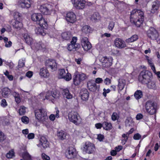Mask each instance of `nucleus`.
<instances>
[{
    "label": "nucleus",
    "instance_id": "obj_1",
    "mask_svg": "<svg viewBox=\"0 0 160 160\" xmlns=\"http://www.w3.org/2000/svg\"><path fill=\"white\" fill-rule=\"evenodd\" d=\"M144 14L143 12L140 10H133L130 13V22L137 27H140L144 21Z\"/></svg>",
    "mask_w": 160,
    "mask_h": 160
},
{
    "label": "nucleus",
    "instance_id": "obj_2",
    "mask_svg": "<svg viewBox=\"0 0 160 160\" xmlns=\"http://www.w3.org/2000/svg\"><path fill=\"white\" fill-rule=\"evenodd\" d=\"M152 77V73L148 70H143L139 74L138 80L142 83L144 84H148V87L150 89H153L155 87V84L152 86H149L150 82Z\"/></svg>",
    "mask_w": 160,
    "mask_h": 160
},
{
    "label": "nucleus",
    "instance_id": "obj_3",
    "mask_svg": "<svg viewBox=\"0 0 160 160\" xmlns=\"http://www.w3.org/2000/svg\"><path fill=\"white\" fill-rule=\"evenodd\" d=\"M34 113L35 118L38 122H46L47 120H48L47 112L44 108H41L35 110Z\"/></svg>",
    "mask_w": 160,
    "mask_h": 160
},
{
    "label": "nucleus",
    "instance_id": "obj_4",
    "mask_svg": "<svg viewBox=\"0 0 160 160\" xmlns=\"http://www.w3.org/2000/svg\"><path fill=\"white\" fill-rule=\"evenodd\" d=\"M145 108L146 112L150 115L156 114L157 111V103L151 100H148L146 102Z\"/></svg>",
    "mask_w": 160,
    "mask_h": 160
},
{
    "label": "nucleus",
    "instance_id": "obj_5",
    "mask_svg": "<svg viewBox=\"0 0 160 160\" xmlns=\"http://www.w3.org/2000/svg\"><path fill=\"white\" fill-rule=\"evenodd\" d=\"M86 75L83 73H79L76 72L73 76V82L75 86L79 85L80 83L86 78Z\"/></svg>",
    "mask_w": 160,
    "mask_h": 160
},
{
    "label": "nucleus",
    "instance_id": "obj_6",
    "mask_svg": "<svg viewBox=\"0 0 160 160\" xmlns=\"http://www.w3.org/2000/svg\"><path fill=\"white\" fill-rule=\"evenodd\" d=\"M77 40V37H73L72 38L70 43L68 44L67 49L68 51H75L79 49L81 47V45L79 44L76 43Z\"/></svg>",
    "mask_w": 160,
    "mask_h": 160
},
{
    "label": "nucleus",
    "instance_id": "obj_7",
    "mask_svg": "<svg viewBox=\"0 0 160 160\" xmlns=\"http://www.w3.org/2000/svg\"><path fill=\"white\" fill-rule=\"evenodd\" d=\"M40 27L36 28L35 29L36 33L38 35H40L43 36L46 34V30L48 29V22L43 23L42 24H38Z\"/></svg>",
    "mask_w": 160,
    "mask_h": 160
},
{
    "label": "nucleus",
    "instance_id": "obj_8",
    "mask_svg": "<svg viewBox=\"0 0 160 160\" xmlns=\"http://www.w3.org/2000/svg\"><path fill=\"white\" fill-rule=\"evenodd\" d=\"M32 20L38 24H42L43 23L48 22L47 20L43 18L42 16L40 13H34L31 15Z\"/></svg>",
    "mask_w": 160,
    "mask_h": 160
},
{
    "label": "nucleus",
    "instance_id": "obj_9",
    "mask_svg": "<svg viewBox=\"0 0 160 160\" xmlns=\"http://www.w3.org/2000/svg\"><path fill=\"white\" fill-rule=\"evenodd\" d=\"M53 9V7L49 4H45L41 5L39 10L40 12L43 14L48 15L51 14Z\"/></svg>",
    "mask_w": 160,
    "mask_h": 160
},
{
    "label": "nucleus",
    "instance_id": "obj_10",
    "mask_svg": "<svg viewBox=\"0 0 160 160\" xmlns=\"http://www.w3.org/2000/svg\"><path fill=\"white\" fill-rule=\"evenodd\" d=\"M68 117L70 121L76 125L80 123V117L78 113L76 112H71L68 115Z\"/></svg>",
    "mask_w": 160,
    "mask_h": 160
},
{
    "label": "nucleus",
    "instance_id": "obj_11",
    "mask_svg": "<svg viewBox=\"0 0 160 160\" xmlns=\"http://www.w3.org/2000/svg\"><path fill=\"white\" fill-rule=\"evenodd\" d=\"M113 58L112 57L109 56L108 57L107 56L103 57L100 60V62H102V66L105 68L110 67L112 65Z\"/></svg>",
    "mask_w": 160,
    "mask_h": 160
},
{
    "label": "nucleus",
    "instance_id": "obj_12",
    "mask_svg": "<svg viewBox=\"0 0 160 160\" xmlns=\"http://www.w3.org/2000/svg\"><path fill=\"white\" fill-rule=\"evenodd\" d=\"M67 72L64 69H60L59 70L58 77L60 78H63L67 81H70L72 78L71 75L67 70Z\"/></svg>",
    "mask_w": 160,
    "mask_h": 160
},
{
    "label": "nucleus",
    "instance_id": "obj_13",
    "mask_svg": "<svg viewBox=\"0 0 160 160\" xmlns=\"http://www.w3.org/2000/svg\"><path fill=\"white\" fill-rule=\"evenodd\" d=\"M148 38L152 40H156L159 36L157 31L153 28H151L147 32Z\"/></svg>",
    "mask_w": 160,
    "mask_h": 160
},
{
    "label": "nucleus",
    "instance_id": "obj_14",
    "mask_svg": "<svg viewBox=\"0 0 160 160\" xmlns=\"http://www.w3.org/2000/svg\"><path fill=\"white\" fill-rule=\"evenodd\" d=\"M66 157L68 159H72L75 157L77 155L76 148L72 147H69L65 153Z\"/></svg>",
    "mask_w": 160,
    "mask_h": 160
},
{
    "label": "nucleus",
    "instance_id": "obj_15",
    "mask_svg": "<svg viewBox=\"0 0 160 160\" xmlns=\"http://www.w3.org/2000/svg\"><path fill=\"white\" fill-rule=\"evenodd\" d=\"M45 64L47 68H50L52 72L56 71L57 69V64L54 59L47 60Z\"/></svg>",
    "mask_w": 160,
    "mask_h": 160
},
{
    "label": "nucleus",
    "instance_id": "obj_16",
    "mask_svg": "<svg viewBox=\"0 0 160 160\" xmlns=\"http://www.w3.org/2000/svg\"><path fill=\"white\" fill-rule=\"evenodd\" d=\"M95 149L94 145L89 142H87L85 143L83 148V150L88 154L93 153Z\"/></svg>",
    "mask_w": 160,
    "mask_h": 160
},
{
    "label": "nucleus",
    "instance_id": "obj_17",
    "mask_svg": "<svg viewBox=\"0 0 160 160\" xmlns=\"http://www.w3.org/2000/svg\"><path fill=\"white\" fill-rule=\"evenodd\" d=\"M81 44L84 50L86 51L90 50L92 47L91 43L87 37L82 38L81 40Z\"/></svg>",
    "mask_w": 160,
    "mask_h": 160
},
{
    "label": "nucleus",
    "instance_id": "obj_18",
    "mask_svg": "<svg viewBox=\"0 0 160 160\" xmlns=\"http://www.w3.org/2000/svg\"><path fill=\"white\" fill-rule=\"evenodd\" d=\"M86 1L85 0H74L73 5L78 9H82L86 6Z\"/></svg>",
    "mask_w": 160,
    "mask_h": 160
},
{
    "label": "nucleus",
    "instance_id": "obj_19",
    "mask_svg": "<svg viewBox=\"0 0 160 160\" xmlns=\"http://www.w3.org/2000/svg\"><path fill=\"white\" fill-rule=\"evenodd\" d=\"M87 87L91 91L95 92L98 90L99 86L98 87L97 84L94 80H91L88 81L87 83Z\"/></svg>",
    "mask_w": 160,
    "mask_h": 160
},
{
    "label": "nucleus",
    "instance_id": "obj_20",
    "mask_svg": "<svg viewBox=\"0 0 160 160\" xmlns=\"http://www.w3.org/2000/svg\"><path fill=\"white\" fill-rule=\"evenodd\" d=\"M66 19L68 22L73 23L76 21V16L73 12H69L67 13Z\"/></svg>",
    "mask_w": 160,
    "mask_h": 160
},
{
    "label": "nucleus",
    "instance_id": "obj_21",
    "mask_svg": "<svg viewBox=\"0 0 160 160\" xmlns=\"http://www.w3.org/2000/svg\"><path fill=\"white\" fill-rule=\"evenodd\" d=\"M160 7V1L156 0L152 2L151 12L152 13H154L157 12Z\"/></svg>",
    "mask_w": 160,
    "mask_h": 160
},
{
    "label": "nucleus",
    "instance_id": "obj_22",
    "mask_svg": "<svg viewBox=\"0 0 160 160\" xmlns=\"http://www.w3.org/2000/svg\"><path fill=\"white\" fill-rule=\"evenodd\" d=\"M80 95L83 101L87 100L89 97V92L86 88H82L80 92Z\"/></svg>",
    "mask_w": 160,
    "mask_h": 160
},
{
    "label": "nucleus",
    "instance_id": "obj_23",
    "mask_svg": "<svg viewBox=\"0 0 160 160\" xmlns=\"http://www.w3.org/2000/svg\"><path fill=\"white\" fill-rule=\"evenodd\" d=\"M39 75L42 78H47L50 76L49 72L46 67H43L40 68Z\"/></svg>",
    "mask_w": 160,
    "mask_h": 160
},
{
    "label": "nucleus",
    "instance_id": "obj_24",
    "mask_svg": "<svg viewBox=\"0 0 160 160\" xmlns=\"http://www.w3.org/2000/svg\"><path fill=\"white\" fill-rule=\"evenodd\" d=\"M49 143L44 137H42L40 139L39 146H42L43 148H46L49 146Z\"/></svg>",
    "mask_w": 160,
    "mask_h": 160
},
{
    "label": "nucleus",
    "instance_id": "obj_25",
    "mask_svg": "<svg viewBox=\"0 0 160 160\" xmlns=\"http://www.w3.org/2000/svg\"><path fill=\"white\" fill-rule=\"evenodd\" d=\"M30 0H20L19 5L21 7L24 8H28L31 6Z\"/></svg>",
    "mask_w": 160,
    "mask_h": 160
},
{
    "label": "nucleus",
    "instance_id": "obj_26",
    "mask_svg": "<svg viewBox=\"0 0 160 160\" xmlns=\"http://www.w3.org/2000/svg\"><path fill=\"white\" fill-rule=\"evenodd\" d=\"M114 44L116 47L120 48H124L126 47L125 42L120 38H116L114 41Z\"/></svg>",
    "mask_w": 160,
    "mask_h": 160
},
{
    "label": "nucleus",
    "instance_id": "obj_27",
    "mask_svg": "<svg viewBox=\"0 0 160 160\" xmlns=\"http://www.w3.org/2000/svg\"><path fill=\"white\" fill-rule=\"evenodd\" d=\"M126 85V81L123 79H119L118 81V92L121 91L124 88Z\"/></svg>",
    "mask_w": 160,
    "mask_h": 160
},
{
    "label": "nucleus",
    "instance_id": "obj_28",
    "mask_svg": "<svg viewBox=\"0 0 160 160\" xmlns=\"http://www.w3.org/2000/svg\"><path fill=\"white\" fill-rule=\"evenodd\" d=\"M62 94L63 97L67 99H71L73 97L72 95L70 93L69 89L68 88L63 89Z\"/></svg>",
    "mask_w": 160,
    "mask_h": 160
},
{
    "label": "nucleus",
    "instance_id": "obj_29",
    "mask_svg": "<svg viewBox=\"0 0 160 160\" xmlns=\"http://www.w3.org/2000/svg\"><path fill=\"white\" fill-rule=\"evenodd\" d=\"M72 34L69 32H62L61 34V37L64 40H68L72 37Z\"/></svg>",
    "mask_w": 160,
    "mask_h": 160
},
{
    "label": "nucleus",
    "instance_id": "obj_30",
    "mask_svg": "<svg viewBox=\"0 0 160 160\" xmlns=\"http://www.w3.org/2000/svg\"><path fill=\"white\" fill-rule=\"evenodd\" d=\"M57 135L59 140H63L66 139L67 133L63 130H61L57 133Z\"/></svg>",
    "mask_w": 160,
    "mask_h": 160
},
{
    "label": "nucleus",
    "instance_id": "obj_31",
    "mask_svg": "<svg viewBox=\"0 0 160 160\" xmlns=\"http://www.w3.org/2000/svg\"><path fill=\"white\" fill-rule=\"evenodd\" d=\"M112 125L111 123L106 121L103 122V128L104 130L109 131L112 129Z\"/></svg>",
    "mask_w": 160,
    "mask_h": 160
},
{
    "label": "nucleus",
    "instance_id": "obj_32",
    "mask_svg": "<svg viewBox=\"0 0 160 160\" xmlns=\"http://www.w3.org/2000/svg\"><path fill=\"white\" fill-rule=\"evenodd\" d=\"M22 21L15 20L13 24V27L15 28L20 29L23 27Z\"/></svg>",
    "mask_w": 160,
    "mask_h": 160
},
{
    "label": "nucleus",
    "instance_id": "obj_33",
    "mask_svg": "<svg viewBox=\"0 0 160 160\" xmlns=\"http://www.w3.org/2000/svg\"><path fill=\"white\" fill-rule=\"evenodd\" d=\"M24 37L26 43L28 44L31 45L33 43V40L32 38L30 37L28 34H24Z\"/></svg>",
    "mask_w": 160,
    "mask_h": 160
},
{
    "label": "nucleus",
    "instance_id": "obj_34",
    "mask_svg": "<svg viewBox=\"0 0 160 160\" xmlns=\"http://www.w3.org/2000/svg\"><path fill=\"white\" fill-rule=\"evenodd\" d=\"M13 96L14 97L15 101L17 104H19L21 102V98L20 97L19 94L14 92L12 93Z\"/></svg>",
    "mask_w": 160,
    "mask_h": 160
},
{
    "label": "nucleus",
    "instance_id": "obj_35",
    "mask_svg": "<svg viewBox=\"0 0 160 160\" xmlns=\"http://www.w3.org/2000/svg\"><path fill=\"white\" fill-rule=\"evenodd\" d=\"M11 93V91L8 88L5 87L3 88L2 91V94L4 97H8Z\"/></svg>",
    "mask_w": 160,
    "mask_h": 160
},
{
    "label": "nucleus",
    "instance_id": "obj_36",
    "mask_svg": "<svg viewBox=\"0 0 160 160\" xmlns=\"http://www.w3.org/2000/svg\"><path fill=\"white\" fill-rule=\"evenodd\" d=\"M142 92L140 90H137L134 93V96L137 100L140 99L142 97Z\"/></svg>",
    "mask_w": 160,
    "mask_h": 160
},
{
    "label": "nucleus",
    "instance_id": "obj_37",
    "mask_svg": "<svg viewBox=\"0 0 160 160\" xmlns=\"http://www.w3.org/2000/svg\"><path fill=\"white\" fill-rule=\"evenodd\" d=\"M22 156L24 160H31V156L27 151L22 152Z\"/></svg>",
    "mask_w": 160,
    "mask_h": 160
},
{
    "label": "nucleus",
    "instance_id": "obj_38",
    "mask_svg": "<svg viewBox=\"0 0 160 160\" xmlns=\"http://www.w3.org/2000/svg\"><path fill=\"white\" fill-rule=\"evenodd\" d=\"M138 38V35L135 34L130 38L126 39V42L128 43L136 41Z\"/></svg>",
    "mask_w": 160,
    "mask_h": 160
},
{
    "label": "nucleus",
    "instance_id": "obj_39",
    "mask_svg": "<svg viewBox=\"0 0 160 160\" xmlns=\"http://www.w3.org/2000/svg\"><path fill=\"white\" fill-rule=\"evenodd\" d=\"M13 17L15 20L22 21L21 14L18 12H14Z\"/></svg>",
    "mask_w": 160,
    "mask_h": 160
},
{
    "label": "nucleus",
    "instance_id": "obj_40",
    "mask_svg": "<svg viewBox=\"0 0 160 160\" xmlns=\"http://www.w3.org/2000/svg\"><path fill=\"white\" fill-rule=\"evenodd\" d=\"M82 31L86 34H87L91 32L92 31L90 26L88 25H85L82 28Z\"/></svg>",
    "mask_w": 160,
    "mask_h": 160
},
{
    "label": "nucleus",
    "instance_id": "obj_41",
    "mask_svg": "<svg viewBox=\"0 0 160 160\" xmlns=\"http://www.w3.org/2000/svg\"><path fill=\"white\" fill-rule=\"evenodd\" d=\"M99 17V15L98 13L95 12L90 17V19L92 21H96L98 20V18Z\"/></svg>",
    "mask_w": 160,
    "mask_h": 160
},
{
    "label": "nucleus",
    "instance_id": "obj_42",
    "mask_svg": "<svg viewBox=\"0 0 160 160\" xmlns=\"http://www.w3.org/2000/svg\"><path fill=\"white\" fill-rule=\"evenodd\" d=\"M6 157L8 158H12L15 156V153L13 150H10L6 155Z\"/></svg>",
    "mask_w": 160,
    "mask_h": 160
},
{
    "label": "nucleus",
    "instance_id": "obj_43",
    "mask_svg": "<svg viewBox=\"0 0 160 160\" xmlns=\"http://www.w3.org/2000/svg\"><path fill=\"white\" fill-rule=\"evenodd\" d=\"M119 117V115L116 112H113L111 117L112 120L113 121H115L118 119Z\"/></svg>",
    "mask_w": 160,
    "mask_h": 160
},
{
    "label": "nucleus",
    "instance_id": "obj_44",
    "mask_svg": "<svg viewBox=\"0 0 160 160\" xmlns=\"http://www.w3.org/2000/svg\"><path fill=\"white\" fill-rule=\"evenodd\" d=\"M26 112L25 107L22 106H21L19 110V113L20 115H24Z\"/></svg>",
    "mask_w": 160,
    "mask_h": 160
},
{
    "label": "nucleus",
    "instance_id": "obj_45",
    "mask_svg": "<svg viewBox=\"0 0 160 160\" xmlns=\"http://www.w3.org/2000/svg\"><path fill=\"white\" fill-rule=\"evenodd\" d=\"M52 96L55 98H57L59 97V93L55 90H53L51 92Z\"/></svg>",
    "mask_w": 160,
    "mask_h": 160
},
{
    "label": "nucleus",
    "instance_id": "obj_46",
    "mask_svg": "<svg viewBox=\"0 0 160 160\" xmlns=\"http://www.w3.org/2000/svg\"><path fill=\"white\" fill-rule=\"evenodd\" d=\"M4 74L10 81H12L13 80V76L12 75H9V72L8 71L5 72Z\"/></svg>",
    "mask_w": 160,
    "mask_h": 160
},
{
    "label": "nucleus",
    "instance_id": "obj_47",
    "mask_svg": "<svg viewBox=\"0 0 160 160\" xmlns=\"http://www.w3.org/2000/svg\"><path fill=\"white\" fill-rule=\"evenodd\" d=\"M21 121L25 124H28L29 122V118L27 116H24L22 117Z\"/></svg>",
    "mask_w": 160,
    "mask_h": 160
},
{
    "label": "nucleus",
    "instance_id": "obj_48",
    "mask_svg": "<svg viewBox=\"0 0 160 160\" xmlns=\"http://www.w3.org/2000/svg\"><path fill=\"white\" fill-rule=\"evenodd\" d=\"M6 139V137L4 133L0 131V142H3Z\"/></svg>",
    "mask_w": 160,
    "mask_h": 160
},
{
    "label": "nucleus",
    "instance_id": "obj_49",
    "mask_svg": "<svg viewBox=\"0 0 160 160\" xmlns=\"http://www.w3.org/2000/svg\"><path fill=\"white\" fill-rule=\"evenodd\" d=\"M114 25H115V23L114 22H113V21L110 22L109 23V25L108 26V29L110 30H112L113 29V28L114 27Z\"/></svg>",
    "mask_w": 160,
    "mask_h": 160
},
{
    "label": "nucleus",
    "instance_id": "obj_50",
    "mask_svg": "<svg viewBox=\"0 0 160 160\" xmlns=\"http://www.w3.org/2000/svg\"><path fill=\"white\" fill-rule=\"evenodd\" d=\"M1 105L3 108L6 107L8 105L5 99H2L1 103Z\"/></svg>",
    "mask_w": 160,
    "mask_h": 160
},
{
    "label": "nucleus",
    "instance_id": "obj_51",
    "mask_svg": "<svg viewBox=\"0 0 160 160\" xmlns=\"http://www.w3.org/2000/svg\"><path fill=\"white\" fill-rule=\"evenodd\" d=\"M25 65V63L23 60H19L18 61V66L19 68H22Z\"/></svg>",
    "mask_w": 160,
    "mask_h": 160
},
{
    "label": "nucleus",
    "instance_id": "obj_52",
    "mask_svg": "<svg viewBox=\"0 0 160 160\" xmlns=\"http://www.w3.org/2000/svg\"><path fill=\"white\" fill-rule=\"evenodd\" d=\"M42 158L43 160H50V157L44 153L42 154Z\"/></svg>",
    "mask_w": 160,
    "mask_h": 160
},
{
    "label": "nucleus",
    "instance_id": "obj_53",
    "mask_svg": "<svg viewBox=\"0 0 160 160\" xmlns=\"http://www.w3.org/2000/svg\"><path fill=\"white\" fill-rule=\"evenodd\" d=\"M141 138V135L138 133L135 134L133 137V139L136 140H139Z\"/></svg>",
    "mask_w": 160,
    "mask_h": 160
},
{
    "label": "nucleus",
    "instance_id": "obj_54",
    "mask_svg": "<svg viewBox=\"0 0 160 160\" xmlns=\"http://www.w3.org/2000/svg\"><path fill=\"white\" fill-rule=\"evenodd\" d=\"M103 91V95L104 96L106 97L107 96V94L109 93L110 92V90L109 89H108L106 90L105 88H104Z\"/></svg>",
    "mask_w": 160,
    "mask_h": 160
},
{
    "label": "nucleus",
    "instance_id": "obj_55",
    "mask_svg": "<svg viewBox=\"0 0 160 160\" xmlns=\"http://www.w3.org/2000/svg\"><path fill=\"white\" fill-rule=\"evenodd\" d=\"M104 83L106 85H109L111 83V80L109 78H107L104 80Z\"/></svg>",
    "mask_w": 160,
    "mask_h": 160
},
{
    "label": "nucleus",
    "instance_id": "obj_56",
    "mask_svg": "<svg viewBox=\"0 0 160 160\" xmlns=\"http://www.w3.org/2000/svg\"><path fill=\"white\" fill-rule=\"evenodd\" d=\"M34 137L35 135L34 133H29L27 136V138L29 140L32 139L34 138Z\"/></svg>",
    "mask_w": 160,
    "mask_h": 160
},
{
    "label": "nucleus",
    "instance_id": "obj_57",
    "mask_svg": "<svg viewBox=\"0 0 160 160\" xmlns=\"http://www.w3.org/2000/svg\"><path fill=\"white\" fill-rule=\"evenodd\" d=\"M97 139L99 141L101 142L104 139V136L102 134H99L98 135Z\"/></svg>",
    "mask_w": 160,
    "mask_h": 160
},
{
    "label": "nucleus",
    "instance_id": "obj_58",
    "mask_svg": "<svg viewBox=\"0 0 160 160\" xmlns=\"http://www.w3.org/2000/svg\"><path fill=\"white\" fill-rule=\"evenodd\" d=\"M143 117V115L140 113L138 114L136 116V119L137 120H139Z\"/></svg>",
    "mask_w": 160,
    "mask_h": 160
},
{
    "label": "nucleus",
    "instance_id": "obj_59",
    "mask_svg": "<svg viewBox=\"0 0 160 160\" xmlns=\"http://www.w3.org/2000/svg\"><path fill=\"white\" fill-rule=\"evenodd\" d=\"M103 82V80L102 78H96L95 82L96 83H102Z\"/></svg>",
    "mask_w": 160,
    "mask_h": 160
},
{
    "label": "nucleus",
    "instance_id": "obj_60",
    "mask_svg": "<svg viewBox=\"0 0 160 160\" xmlns=\"http://www.w3.org/2000/svg\"><path fill=\"white\" fill-rule=\"evenodd\" d=\"M95 126L97 129H101L102 127H103V122L102 124L99 123H96Z\"/></svg>",
    "mask_w": 160,
    "mask_h": 160
},
{
    "label": "nucleus",
    "instance_id": "obj_61",
    "mask_svg": "<svg viewBox=\"0 0 160 160\" xmlns=\"http://www.w3.org/2000/svg\"><path fill=\"white\" fill-rule=\"evenodd\" d=\"M33 75V72L31 71L28 72L26 73V76L29 78H31Z\"/></svg>",
    "mask_w": 160,
    "mask_h": 160
},
{
    "label": "nucleus",
    "instance_id": "obj_62",
    "mask_svg": "<svg viewBox=\"0 0 160 160\" xmlns=\"http://www.w3.org/2000/svg\"><path fill=\"white\" fill-rule=\"evenodd\" d=\"M12 42L11 41L8 42L7 43L5 44V46L6 47L9 48L12 46Z\"/></svg>",
    "mask_w": 160,
    "mask_h": 160
},
{
    "label": "nucleus",
    "instance_id": "obj_63",
    "mask_svg": "<svg viewBox=\"0 0 160 160\" xmlns=\"http://www.w3.org/2000/svg\"><path fill=\"white\" fill-rule=\"evenodd\" d=\"M50 119L52 121H54L55 119V116L53 114H51L49 116Z\"/></svg>",
    "mask_w": 160,
    "mask_h": 160
},
{
    "label": "nucleus",
    "instance_id": "obj_64",
    "mask_svg": "<svg viewBox=\"0 0 160 160\" xmlns=\"http://www.w3.org/2000/svg\"><path fill=\"white\" fill-rule=\"evenodd\" d=\"M22 132L24 134L27 135L29 133V130L28 129H26L22 130Z\"/></svg>",
    "mask_w": 160,
    "mask_h": 160
}]
</instances>
